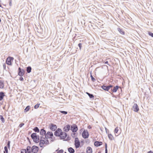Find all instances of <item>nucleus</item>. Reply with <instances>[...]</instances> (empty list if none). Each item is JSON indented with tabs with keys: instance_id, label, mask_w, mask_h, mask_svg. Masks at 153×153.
Returning <instances> with one entry per match:
<instances>
[{
	"instance_id": "obj_45",
	"label": "nucleus",
	"mask_w": 153,
	"mask_h": 153,
	"mask_svg": "<svg viewBox=\"0 0 153 153\" xmlns=\"http://www.w3.org/2000/svg\"><path fill=\"white\" fill-rule=\"evenodd\" d=\"M20 80L21 81H23V78L22 77H21L20 78Z\"/></svg>"
},
{
	"instance_id": "obj_43",
	"label": "nucleus",
	"mask_w": 153,
	"mask_h": 153,
	"mask_svg": "<svg viewBox=\"0 0 153 153\" xmlns=\"http://www.w3.org/2000/svg\"><path fill=\"white\" fill-rule=\"evenodd\" d=\"M88 129H91V126L90 125H89L88 126Z\"/></svg>"
},
{
	"instance_id": "obj_24",
	"label": "nucleus",
	"mask_w": 153,
	"mask_h": 153,
	"mask_svg": "<svg viewBox=\"0 0 153 153\" xmlns=\"http://www.w3.org/2000/svg\"><path fill=\"white\" fill-rule=\"evenodd\" d=\"M108 137L109 139L110 140H114V137L111 134H108Z\"/></svg>"
},
{
	"instance_id": "obj_42",
	"label": "nucleus",
	"mask_w": 153,
	"mask_h": 153,
	"mask_svg": "<svg viewBox=\"0 0 153 153\" xmlns=\"http://www.w3.org/2000/svg\"><path fill=\"white\" fill-rule=\"evenodd\" d=\"M9 5L10 6H11L12 5L11 0H10V3H9Z\"/></svg>"
},
{
	"instance_id": "obj_48",
	"label": "nucleus",
	"mask_w": 153,
	"mask_h": 153,
	"mask_svg": "<svg viewBox=\"0 0 153 153\" xmlns=\"http://www.w3.org/2000/svg\"><path fill=\"white\" fill-rule=\"evenodd\" d=\"M107 152H108L107 149H106V150H105V153H107Z\"/></svg>"
},
{
	"instance_id": "obj_32",
	"label": "nucleus",
	"mask_w": 153,
	"mask_h": 153,
	"mask_svg": "<svg viewBox=\"0 0 153 153\" xmlns=\"http://www.w3.org/2000/svg\"><path fill=\"white\" fill-rule=\"evenodd\" d=\"M21 153H27L26 149H22L21 150Z\"/></svg>"
},
{
	"instance_id": "obj_26",
	"label": "nucleus",
	"mask_w": 153,
	"mask_h": 153,
	"mask_svg": "<svg viewBox=\"0 0 153 153\" xmlns=\"http://www.w3.org/2000/svg\"><path fill=\"white\" fill-rule=\"evenodd\" d=\"M68 151L69 152L71 153H73L74 152V149H73L71 147H70L68 149Z\"/></svg>"
},
{
	"instance_id": "obj_29",
	"label": "nucleus",
	"mask_w": 153,
	"mask_h": 153,
	"mask_svg": "<svg viewBox=\"0 0 153 153\" xmlns=\"http://www.w3.org/2000/svg\"><path fill=\"white\" fill-rule=\"evenodd\" d=\"M31 68L30 67H28L27 68V73H29L31 72Z\"/></svg>"
},
{
	"instance_id": "obj_31",
	"label": "nucleus",
	"mask_w": 153,
	"mask_h": 153,
	"mask_svg": "<svg viewBox=\"0 0 153 153\" xmlns=\"http://www.w3.org/2000/svg\"><path fill=\"white\" fill-rule=\"evenodd\" d=\"M0 119H1V121H2V122H3V123H4V121H5V120H4V118H3V116H2V115H0Z\"/></svg>"
},
{
	"instance_id": "obj_30",
	"label": "nucleus",
	"mask_w": 153,
	"mask_h": 153,
	"mask_svg": "<svg viewBox=\"0 0 153 153\" xmlns=\"http://www.w3.org/2000/svg\"><path fill=\"white\" fill-rule=\"evenodd\" d=\"M33 130L36 132H39V128L37 127H35L34 128Z\"/></svg>"
},
{
	"instance_id": "obj_14",
	"label": "nucleus",
	"mask_w": 153,
	"mask_h": 153,
	"mask_svg": "<svg viewBox=\"0 0 153 153\" xmlns=\"http://www.w3.org/2000/svg\"><path fill=\"white\" fill-rule=\"evenodd\" d=\"M70 128V126L69 125H67L65 126L64 128V130L65 132L68 131Z\"/></svg>"
},
{
	"instance_id": "obj_5",
	"label": "nucleus",
	"mask_w": 153,
	"mask_h": 153,
	"mask_svg": "<svg viewBox=\"0 0 153 153\" xmlns=\"http://www.w3.org/2000/svg\"><path fill=\"white\" fill-rule=\"evenodd\" d=\"M49 128L51 131H55L56 129L57 126L56 125L51 123L49 125Z\"/></svg>"
},
{
	"instance_id": "obj_7",
	"label": "nucleus",
	"mask_w": 153,
	"mask_h": 153,
	"mask_svg": "<svg viewBox=\"0 0 153 153\" xmlns=\"http://www.w3.org/2000/svg\"><path fill=\"white\" fill-rule=\"evenodd\" d=\"M132 110L135 112H138L139 109V107L137 104L135 103L133 106Z\"/></svg>"
},
{
	"instance_id": "obj_27",
	"label": "nucleus",
	"mask_w": 153,
	"mask_h": 153,
	"mask_svg": "<svg viewBox=\"0 0 153 153\" xmlns=\"http://www.w3.org/2000/svg\"><path fill=\"white\" fill-rule=\"evenodd\" d=\"M30 106L29 105L27 106L25 109L24 112H27L28 111L30 110Z\"/></svg>"
},
{
	"instance_id": "obj_19",
	"label": "nucleus",
	"mask_w": 153,
	"mask_h": 153,
	"mask_svg": "<svg viewBox=\"0 0 153 153\" xmlns=\"http://www.w3.org/2000/svg\"><path fill=\"white\" fill-rule=\"evenodd\" d=\"M5 96L4 93L3 92H0V101H1L3 99Z\"/></svg>"
},
{
	"instance_id": "obj_53",
	"label": "nucleus",
	"mask_w": 153,
	"mask_h": 153,
	"mask_svg": "<svg viewBox=\"0 0 153 153\" xmlns=\"http://www.w3.org/2000/svg\"><path fill=\"white\" fill-rule=\"evenodd\" d=\"M4 153H6L5 152H4Z\"/></svg>"
},
{
	"instance_id": "obj_35",
	"label": "nucleus",
	"mask_w": 153,
	"mask_h": 153,
	"mask_svg": "<svg viewBox=\"0 0 153 153\" xmlns=\"http://www.w3.org/2000/svg\"><path fill=\"white\" fill-rule=\"evenodd\" d=\"M4 149L5 151H4L6 153H8V149L6 146H5L4 148Z\"/></svg>"
},
{
	"instance_id": "obj_37",
	"label": "nucleus",
	"mask_w": 153,
	"mask_h": 153,
	"mask_svg": "<svg viewBox=\"0 0 153 153\" xmlns=\"http://www.w3.org/2000/svg\"><path fill=\"white\" fill-rule=\"evenodd\" d=\"M63 153V150L61 149L60 150H59L58 151L57 153Z\"/></svg>"
},
{
	"instance_id": "obj_46",
	"label": "nucleus",
	"mask_w": 153,
	"mask_h": 153,
	"mask_svg": "<svg viewBox=\"0 0 153 153\" xmlns=\"http://www.w3.org/2000/svg\"><path fill=\"white\" fill-rule=\"evenodd\" d=\"M148 153H153V152L151 151H149V152Z\"/></svg>"
},
{
	"instance_id": "obj_49",
	"label": "nucleus",
	"mask_w": 153,
	"mask_h": 153,
	"mask_svg": "<svg viewBox=\"0 0 153 153\" xmlns=\"http://www.w3.org/2000/svg\"><path fill=\"white\" fill-rule=\"evenodd\" d=\"M106 149H107V145L106 144H105V150Z\"/></svg>"
},
{
	"instance_id": "obj_16",
	"label": "nucleus",
	"mask_w": 153,
	"mask_h": 153,
	"mask_svg": "<svg viewBox=\"0 0 153 153\" xmlns=\"http://www.w3.org/2000/svg\"><path fill=\"white\" fill-rule=\"evenodd\" d=\"M86 153H92V150L90 147H88L86 149Z\"/></svg>"
},
{
	"instance_id": "obj_47",
	"label": "nucleus",
	"mask_w": 153,
	"mask_h": 153,
	"mask_svg": "<svg viewBox=\"0 0 153 153\" xmlns=\"http://www.w3.org/2000/svg\"><path fill=\"white\" fill-rule=\"evenodd\" d=\"M105 63L106 64H108V62L107 61L105 62Z\"/></svg>"
},
{
	"instance_id": "obj_9",
	"label": "nucleus",
	"mask_w": 153,
	"mask_h": 153,
	"mask_svg": "<svg viewBox=\"0 0 153 153\" xmlns=\"http://www.w3.org/2000/svg\"><path fill=\"white\" fill-rule=\"evenodd\" d=\"M62 130L60 128H58L55 132L54 134L57 136H59L62 133Z\"/></svg>"
},
{
	"instance_id": "obj_1",
	"label": "nucleus",
	"mask_w": 153,
	"mask_h": 153,
	"mask_svg": "<svg viewBox=\"0 0 153 153\" xmlns=\"http://www.w3.org/2000/svg\"><path fill=\"white\" fill-rule=\"evenodd\" d=\"M49 143L48 140L46 138L41 137L39 145L41 147H43Z\"/></svg>"
},
{
	"instance_id": "obj_11",
	"label": "nucleus",
	"mask_w": 153,
	"mask_h": 153,
	"mask_svg": "<svg viewBox=\"0 0 153 153\" xmlns=\"http://www.w3.org/2000/svg\"><path fill=\"white\" fill-rule=\"evenodd\" d=\"M18 70V75L21 76H22L25 74L24 70L23 69L21 70L20 68H19Z\"/></svg>"
},
{
	"instance_id": "obj_2",
	"label": "nucleus",
	"mask_w": 153,
	"mask_h": 153,
	"mask_svg": "<svg viewBox=\"0 0 153 153\" xmlns=\"http://www.w3.org/2000/svg\"><path fill=\"white\" fill-rule=\"evenodd\" d=\"M31 137L33 141L36 143H38L39 140V136L36 133H33L31 135Z\"/></svg>"
},
{
	"instance_id": "obj_33",
	"label": "nucleus",
	"mask_w": 153,
	"mask_h": 153,
	"mask_svg": "<svg viewBox=\"0 0 153 153\" xmlns=\"http://www.w3.org/2000/svg\"><path fill=\"white\" fill-rule=\"evenodd\" d=\"M40 105V104L37 103V104H36V105H35V106H34V108L35 109H37L39 107V106Z\"/></svg>"
},
{
	"instance_id": "obj_40",
	"label": "nucleus",
	"mask_w": 153,
	"mask_h": 153,
	"mask_svg": "<svg viewBox=\"0 0 153 153\" xmlns=\"http://www.w3.org/2000/svg\"><path fill=\"white\" fill-rule=\"evenodd\" d=\"M24 123H21L20 124H19V127L21 128L23 126H24Z\"/></svg>"
},
{
	"instance_id": "obj_22",
	"label": "nucleus",
	"mask_w": 153,
	"mask_h": 153,
	"mask_svg": "<svg viewBox=\"0 0 153 153\" xmlns=\"http://www.w3.org/2000/svg\"><path fill=\"white\" fill-rule=\"evenodd\" d=\"M119 88V86H116L114 87L113 89H112V91L113 92H116Z\"/></svg>"
},
{
	"instance_id": "obj_55",
	"label": "nucleus",
	"mask_w": 153,
	"mask_h": 153,
	"mask_svg": "<svg viewBox=\"0 0 153 153\" xmlns=\"http://www.w3.org/2000/svg\"><path fill=\"white\" fill-rule=\"evenodd\" d=\"M65 153H66V152H65Z\"/></svg>"
},
{
	"instance_id": "obj_50",
	"label": "nucleus",
	"mask_w": 153,
	"mask_h": 153,
	"mask_svg": "<svg viewBox=\"0 0 153 153\" xmlns=\"http://www.w3.org/2000/svg\"><path fill=\"white\" fill-rule=\"evenodd\" d=\"M3 66H4L5 68V64L4 65H3Z\"/></svg>"
},
{
	"instance_id": "obj_25",
	"label": "nucleus",
	"mask_w": 153,
	"mask_h": 153,
	"mask_svg": "<svg viewBox=\"0 0 153 153\" xmlns=\"http://www.w3.org/2000/svg\"><path fill=\"white\" fill-rule=\"evenodd\" d=\"M40 134L41 135H44L46 134V131L44 129H42L40 130Z\"/></svg>"
},
{
	"instance_id": "obj_23",
	"label": "nucleus",
	"mask_w": 153,
	"mask_h": 153,
	"mask_svg": "<svg viewBox=\"0 0 153 153\" xmlns=\"http://www.w3.org/2000/svg\"><path fill=\"white\" fill-rule=\"evenodd\" d=\"M26 150L27 153H30L31 152V147L30 146L27 147Z\"/></svg>"
},
{
	"instance_id": "obj_20",
	"label": "nucleus",
	"mask_w": 153,
	"mask_h": 153,
	"mask_svg": "<svg viewBox=\"0 0 153 153\" xmlns=\"http://www.w3.org/2000/svg\"><path fill=\"white\" fill-rule=\"evenodd\" d=\"M101 88L105 91H108L109 90L108 86L103 85L101 86Z\"/></svg>"
},
{
	"instance_id": "obj_44",
	"label": "nucleus",
	"mask_w": 153,
	"mask_h": 153,
	"mask_svg": "<svg viewBox=\"0 0 153 153\" xmlns=\"http://www.w3.org/2000/svg\"><path fill=\"white\" fill-rule=\"evenodd\" d=\"M108 87H109V89L113 87V86L112 85H110L109 86H108Z\"/></svg>"
},
{
	"instance_id": "obj_34",
	"label": "nucleus",
	"mask_w": 153,
	"mask_h": 153,
	"mask_svg": "<svg viewBox=\"0 0 153 153\" xmlns=\"http://www.w3.org/2000/svg\"><path fill=\"white\" fill-rule=\"evenodd\" d=\"M91 80L93 82H94L96 80L94 78V77L91 74Z\"/></svg>"
},
{
	"instance_id": "obj_41",
	"label": "nucleus",
	"mask_w": 153,
	"mask_h": 153,
	"mask_svg": "<svg viewBox=\"0 0 153 153\" xmlns=\"http://www.w3.org/2000/svg\"><path fill=\"white\" fill-rule=\"evenodd\" d=\"M80 49H81L82 47V44L81 43H79L78 45Z\"/></svg>"
},
{
	"instance_id": "obj_6",
	"label": "nucleus",
	"mask_w": 153,
	"mask_h": 153,
	"mask_svg": "<svg viewBox=\"0 0 153 153\" xmlns=\"http://www.w3.org/2000/svg\"><path fill=\"white\" fill-rule=\"evenodd\" d=\"M74 142V144L76 148H78L80 146V143L78 138L76 137L75 138Z\"/></svg>"
},
{
	"instance_id": "obj_13",
	"label": "nucleus",
	"mask_w": 153,
	"mask_h": 153,
	"mask_svg": "<svg viewBox=\"0 0 153 153\" xmlns=\"http://www.w3.org/2000/svg\"><path fill=\"white\" fill-rule=\"evenodd\" d=\"M77 127L75 125H73L71 126V130L73 132H76L77 130Z\"/></svg>"
},
{
	"instance_id": "obj_36",
	"label": "nucleus",
	"mask_w": 153,
	"mask_h": 153,
	"mask_svg": "<svg viewBox=\"0 0 153 153\" xmlns=\"http://www.w3.org/2000/svg\"><path fill=\"white\" fill-rule=\"evenodd\" d=\"M60 112L61 113H62V114H67V112H66V111H60Z\"/></svg>"
},
{
	"instance_id": "obj_54",
	"label": "nucleus",
	"mask_w": 153,
	"mask_h": 153,
	"mask_svg": "<svg viewBox=\"0 0 153 153\" xmlns=\"http://www.w3.org/2000/svg\"><path fill=\"white\" fill-rule=\"evenodd\" d=\"M1 20H0V22H1Z\"/></svg>"
},
{
	"instance_id": "obj_18",
	"label": "nucleus",
	"mask_w": 153,
	"mask_h": 153,
	"mask_svg": "<svg viewBox=\"0 0 153 153\" xmlns=\"http://www.w3.org/2000/svg\"><path fill=\"white\" fill-rule=\"evenodd\" d=\"M102 144V142H101L96 141L94 143V145L96 146H99Z\"/></svg>"
},
{
	"instance_id": "obj_51",
	"label": "nucleus",
	"mask_w": 153,
	"mask_h": 153,
	"mask_svg": "<svg viewBox=\"0 0 153 153\" xmlns=\"http://www.w3.org/2000/svg\"><path fill=\"white\" fill-rule=\"evenodd\" d=\"M98 153H101V152H99Z\"/></svg>"
},
{
	"instance_id": "obj_17",
	"label": "nucleus",
	"mask_w": 153,
	"mask_h": 153,
	"mask_svg": "<svg viewBox=\"0 0 153 153\" xmlns=\"http://www.w3.org/2000/svg\"><path fill=\"white\" fill-rule=\"evenodd\" d=\"M117 30L120 33V34L122 35H124L125 33L124 31L122 29L120 28L119 27H118L117 28Z\"/></svg>"
},
{
	"instance_id": "obj_28",
	"label": "nucleus",
	"mask_w": 153,
	"mask_h": 153,
	"mask_svg": "<svg viewBox=\"0 0 153 153\" xmlns=\"http://www.w3.org/2000/svg\"><path fill=\"white\" fill-rule=\"evenodd\" d=\"M86 94L88 95V96H89V97L90 98H94V96L93 94H91L90 93H89L87 92L86 93Z\"/></svg>"
},
{
	"instance_id": "obj_21",
	"label": "nucleus",
	"mask_w": 153,
	"mask_h": 153,
	"mask_svg": "<svg viewBox=\"0 0 153 153\" xmlns=\"http://www.w3.org/2000/svg\"><path fill=\"white\" fill-rule=\"evenodd\" d=\"M119 130V128L118 127H117L114 130V133H115V135L116 136H118L119 135V134H117Z\"/></svg>"
},
{
	"instance_id": "obj_38",
	"label": "nucleus",
	"mask_w": 153,
	"mask_h": 153,
	"mask_svg": "<svg viewBox=\"0 0 153 153\" xmlns=\"http://www.w3.org/2000/svg\"><path fill=\"white\" fill-rule=\"evenodd\" d=\"M10 141H8V143H7V146L9 148L10 147Z\"/></svg>"
},
{
	"instance_id": "obj_52",
	"label": "nucleus",
	"mask_w": 153,
	"mask_h": 153,
	"mask_svg": "<svg viewBox=\"0 0 153 153\" xmlns=\"http://www.w3.org/2000/svg\"><path fill=\"white\" fill-rule=\"evenodd\" d=\"M152 12H153V10H152Z\"/></svg>"
},
{
	"instance_id": "obj_12",
	"label": "nucleus",
	"mask_w": 153,
	"mask_h": 153,
	"mask_svg": "<svg viewBox=\"0 0 153 153\" xmlns=\"http://www.w3.org/2000/svg\"><path fill=\"white\" fill-rule=\"evenodd\" d=\"M67 136V134L65 132H62L61 134V135L59 136V137H60L61 139H66Z\"/></svg>"
},
{
	"instance_id": "obj_10",
	"label": "nucleus",
	"mask_w": 153,
	"mask_h": 153,
	"mask_svg": "<svg viewBox=\"0 0 153 153\" xmlns=\"http://www.w3.org/2000/svg\"><path fill=\"white\" fill-rule=\"evenodd\" d=\"M53 133L51 131H48L47 132V134L45 135V137L46 138H52L53 136Z\"/></svg>"
},
{
	"instance_id": "obj_3",
	"label": "nucleus",
	"mask_w": 153,
	"mask_h": 153,
	"mask_svg": "<svg viewBox=\"0 0 153 153\" xmlns=\"http://www.w3.org/2000/svg\"><path fill=\"white\" fill-rule=\"evenodd\" d=\"M14 59V58L10 56L8 57L6 61V63L7 65H11Z\"/></svg>"
},
{
	"instance_id": "obj_4",
	"label": "nucleus",
	"mask_w": 153,
	"mask_h": 153,
	"mask_svg": "<svg viewBox=\"0 0 153 153\" xmlns=\"http://www.w3.org/2000/svg\"><path fill=\"white\" fill-rule=\"evenodd\" d=\"M82 137L84 139H86L89 136V133L87 130H84L82 133Z\"/></svg>"
},
{
	"instance_id": "obj_39",
	"label": "nucleus",
	"mask_w": 153,
	"mask_h": 153,
	"mask_svg": "<svg viewBox=\"0 0 153 153\" xmlns=\"http://www.w3.org/2000/svg\"><path fill=\"white\" fill-rule=\"evenodd\" d=\"M149 34L152 37H153V33L151 32H149Z\"/></svg>"
},
{
	"instance_id": "obj_15",
	"label": "nucleus",
	"mask_w": 153,
	"mask_h": 153,
	"mask_svg": "<svg viewBox=\"0 0 153 153\" xmlns=\"http://www.w3.org/2000/svg\"><path fill=\"white\" fill-rule=\"evenodd\" d=\"M4 81L2 80H0V89H3L4 88Z\"/></svg>"
},
{
	"instance_id": "obj_8",
	"label": "nucleus",
	"mask_w": 153,
	"mask_h": 153,
	"mask_svg": "<svg viewBox=\"0 0 153 153\" xmlns=\"http://www.w3.org/2000/svg\"><path fill=\"white\" fill-rule=\"evenodd\" d=\"M38 150L39 148L37 146H32L31 152L33 153H37Z\"/></svg>"
}]
</instances>
